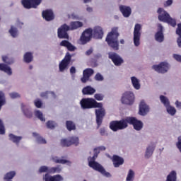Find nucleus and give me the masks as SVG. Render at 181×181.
I'll return each instance as SVG.
<instances>
[{
  "instance_id": "28",
  "label": "nucleus",
  "mask_w": 181,
  "mask_h": 181,
  "mask_svg": "<svg viewBox=\"0 0 181 181\" xmlns=\"http://www.w3.org/2000/svg\"><path fill=\"white\" fill-rule=\"evenodd\" d=\"M0 71H4L8 76H12V69L5 64H0Z\"/></svg>"
},
{
  "instance_id": "4",
  "label": "nucleus",
  "mask_w": 181,
  "mask_h": 181,
  "mask_svg": "<svg viewBox=\"0 0 181 181\" xmlns=\"http://www.w3.org/2000/svg\"><path fill=\"white\" fill-rule=\"evenodd\" d=\"M118 36H119V34H118V28H113L106 37L107 43L113 50H118L119 49Z\"/></svg>"
},
{
  "instance_id": "20",
  "label": "nucleus",
  "mask_w": 181,
  "mask_h": 181,
  "mask_svg": "<svg viewBox=\"0 0 181 181\" xmlns=\"http://www.w3.org/2000/svg\"><path fill=\"white\" fill-rule=\"evenodd\" d=\"M52 160L54 162V163H61L62 165H67L68 166H71V161L64 158H60L56 156L52 157Z\"/></svg>"
},
{
  "instance_id": "45",
  "label": "nucleus",
  "mask_w": 181,
  "mask_h": 181,
  "mask_svg": "<svg viewBox=\"0 0 181 181\" xmlns=\"http://www.w3.org/2000/svg\"><path fill=\"white\" fill-rule=\"evenodd\" d=\"M95 98L98 101H103V100H104V95L101 93H96L95 94Z\"/></svg>"
},
{
  "instance_id": "49",
  "label": "nucleus",
  "mask_w": 181,
  "mask_h": 181,
  "mask_svg": "<svg viewBox=\"0 0 181 181\" xmlns=\"http://www.w3.org/2000/svg\"><path fill=\"white\" fill-rule=\"evenodd\" d=\"M100 134L102 135V136H107L108 135V133L107 132V130L104 128H101L100 129Z\"/></svg>"
},
{
  "instance_id": "54",
  "label": "nucleus",
  "mask_w": 181,
  "mask_h": 181,
  "mask_svg": "<svg viewBox=\"0 0 181 181\" xmlns=\"http://www.w3.org/2000/svg\"><path fill=\"white\" fill-rule=\"evenodd\" d=\"M2 60L4 63H6V64H11V63L8 61V57L6 56H3Z\"/></svg>"
},
{
  "instance_id": "38",
  "label": "nucleus",
  "mask_w": 181,
  "mask_h": 181,
  "mask_svg": "<svg viewBox=\"0 0 181 181\" xmlns=\"http://www.w3.org/2000/svg\"><path fill=\"white\" fill-rule=\"evenodd\" d=\"M5 103H6L5 99V93L2 91H0V111L2 108V105H5Z\"/></svg>"
},
{
  "instance_id": "16",
  "label": "nucleus",
  "mask_w": 181,
  "mask_h": 181,
  "mask_svg": "<svg viewBox=\"0 0 181 181\" xmlns=\"http://www.w3.org/2000/svg\"><path fill=\"white\" fill-rule=\"evenodd\" d=\"M71 59V55L69 53H66L65 58L59 64L60 71H64L67 69V66L70 63V59Z\"/></svg>"
},
{
  "instance_id": "34",
  "label": "nucleus",
  "mask_w": 181,
  "mask_h": 181,
  "mask_svg": "<svg viewBox=\"0 0 181 181\" xmlns=\"http://www.w3.org/2000/svg\"><path fill=\"white\" fill-rule=\"evenodd\" d=\"M160 100L163 104L164 107H168L170 105V101L169 100V98L165 95H160Z\"/></svg>"
},
{
  "instance_id": "37",
  "label": "nucleus",
  "mask_w": 181,
  "mask_h": 181,
  "mask_svg": "<svg viewBox=\"0 0 181 181\" xmlns=\"http://www.w3.org/2000/svg\"><path fill=\"white\" fill-rule=\"evenodd\" d=\"M16 175V173L15 171H11L7 173L4 177V180H8V181H12L11 180V179H13Z\"/></svg>"
},
{
  "instance_id": "47",
  "label": "nucleus",
  "mask_w": 181,
  "mask_h": 181,
  "mask_svg": "<svg viewBox=\"0 0 181 181\" xmlns=\"http://www.w3.org/2000/svg\"><path fill=\"white\" fill-rule=\"evenodd\" d=\"M47 127L50 128V129H53V128H54V127H56V123L53 121H49L47 123Z\"/></svg>"
},
{
  "instance_id": "17",
  "label": "nucleus",
  "mask_w": 181,
  "mask_h": 181,
  "mask_svg": "<svg viewBox=\"0 0 181 181\" xmlns=\"http://www.w3.org/2000/svg\"><path fill=\"white\" fill-rule=\"evenodd\" d=\"M158 32L155 35V39L157 42H159V43H162L164 40V36H163V27L162 25L158 24Z\"/></svg>"
},
{
  "instance_id": "39",
  "label": "nucleus",
  "mask_w": 181,
  "mask_h": 181,
  "mask_svg": "<svg viewBox=\"0 0 181 181\" xmlns=\"http://www.w3.org/2000/svg\"><path fill=\"white\" fill-rule=\"evenodd\" d=\"M135 176V173L132 170H129L126 178V181H133Z\"/></svg>"
},
{
  "instance_id": "61",
  "label": "nucleus",
  "mask_w": 181,
  "mask_h": 181,
  "mask_svg": "<svg viewBox=\"0 0 181 181\" xmlns=\"http://www.w3.org/2000/svg\"><path fill=\"white\" fill-rule=\"evenodd\" d=\"M71 74H74L76 73V68L74 66H72L70 69Z\"/></svg>"
},
{
  "instance_id": "24",
  "label": "nucleus",
  "mask_w": 181,
  "mask_h": 181,
  "mask_svg": "<svg viewBox=\"0 0 181 181\" xmlns=\"http://www.w3.org/2000/svg\"><path fill=\"white\" fill-rule=\"evenodd\" d=\"M112 162L115 168H119L121 165H124V158L118 156H113Z\"/></svg>"
},
{
  "instance_id": "42",
  "label": "nucleus",
  "mask_w": 181,
  "mask_h": 181,
  "mask_svg": "<svg viewBox=\"0 0 181 181\" xmlns=\"http://www.w3.org/2000/svg\"><path fill=\"white\" fill-rule=\"evenodd\" d=\"M35 117L38 118L40 121H45V117H43V113L40 110H35L34 112Z\"/></svg>"
},
{
  "instance_id": "13",
  "label": "nucleus",
  "mask_w": 181,
  "mask_h": 181,
  "mask_svg": "<svg viewBox=\"0 0 181 181\" xmlns=\"http://www.w3.org/2000/svg\"><path fill=\"white\" fill-rule=\"evenodd\" d=\"M78 144H80V140L76 136H71L69 140L66 139L61 140V145L62 146H70L71 145H76L77 146Z\"/></svg>"
},
{
  "instance_id": "57",
  "label": "nucleus",
  "mask_w": 181,
  "mask_h": 181,
  "mask_svg": "<svg viewBox=\"0 0 181 181\" xmlns=\"http://www.w3.org/2000/svg\"><path fill=\"white\" fill-rule=\"evenodd\" d=\"M105 149H106L105 146H103L95 148V151L99 150V152H101V151H105Z\"/></svg>"
},
{
  "instance_id": "8",
  "label": "nucleus",
  "mask_w": 181,
  "mask_h": 181,
  "mask_svg": "<svg viewBox=\"0 0 181 181\" xmlns=\"http://www.w3.org/2000/svg\"><path fill=\"white\" fill-rule=\"evenodd\" d=\"M141 30H142V25L141 24H136L134 25V30L133 33V42L136 47H138L141 45Z\"/></svg>"
},
{
  "instance_id": "32",
  "label": "nucleus",
  "mask_w": 181,
  "mask_h": 181,
  "mask_svg": "<svg viewBox=\"0 0 181 181\" xmlns=\"http://www.w3.org/2000/svg\"><path fill=\"white\" fill-rule=\"evenodd\" d=\"M177 174L176 173V171L173 170L167 176L165 181H176L177 179Z\"/></svg>"
},
{
  "instance_id": "62",
  "label": "nucleus",
  "mask_w": 181,
  "mask_h": 181,
  "mask_svg": "<svg viewBox=\"0 0 181 181\" xmlns=\"http://www.w3.org/2000/svg\"><path fill=\"white\" fill-rule=\"evenodd\" d=\"M86 11H87V12H88L89 13H91V12H93V8H92V7H90V6H88V7L86 8Z\"/></svg>"
},
{
  "instance_id": "50",
  "label": "nucleus",
  "mask_w": 181,
  "mask_h": 181,
  "mask_svg": "<svg viewBox=\"0 0 181 181\" xmlns=\"http://www.w3.org/2000/svg\"><path fill=\"white\" fill-rule=\"evenodd\" d=\"M95 78L97 80V81H103V80H104V78L100 74H97L95 76Z\"/></svg>"
},
{
  "instance_id": "56",
  "label": "nucleus",
  "mask_w": 181,
  "mask_h": 181,
  "mask_svg": "<svg viewBox=\"0 0 181 181\" xmlns=\"http://www.w3.org/2000/svg\"><path fill=\"white\" fill-rule=\"evenodd\" d=\"M175 104V107L177 108H180V110H181V102L180 101L176 100Z\"/></svg>"
},
{
  "instance_id": "33",
  "label": "nucleus",
  "mask_w": 181,
  "mask_h": 181,
  "mask_svg": "<svg viewBox=\"0 0 181 181\" xmlns=\"http://www.w3.org/2000/svg\"><path fill=\"white\" fill-rule=\"evenodd\" d=\"M54 19V13H53V10L47 9L46 10V21H50Z\"/></svg>"
},
{
  "instance_id": "19",
  "label": "nucleus",
  "mask_w": 181,
  "mask_h": 181,
  "mask_svg": "<svg viewBox=\"0 0 181 181\" xmlns=\"http://www.w3.org/2000/svg\"><path fill=\"white\" fill-rule=\"evenodd\" d=\"M94 74V71L92 69H86L83 71V76L81 78L82 83H86L88 81L90 77Z\"/></svg>"
},
{
  "instance_id": "40",
  "label": "nucleus",
  "mask_w": 181,
  "mask_h": 181,
  "mask_svg": "<svg viewBox=\"0 0 181 181\" xmlns=\"http://www.w3.org/2000/svg\"><path fill=\"white\" fill-rule=\"evenodd\" d=\"M9 33L12 37H16V36H18V28L11 26V29L9 30Z\"/></svg>"
},
{
  "instance_id": "43",
  "label": "nucleus",
  "mask_w": 181,
  "mask_h": 181,
  "mask_svg": "<svg viewBox=\"0 0 181 181\" xmlns=\"http://www.w3.org/2000/svg\"><path fill=\"white\" fill-rule=\"evenodd\" d=\"M22 110L26 118H32V117H33V114L31 112L30 110H29V109H23V107H22Z\"/></svg>"
},
{
  "instance_id": "63",
  "label": "nucleus",
  "mask_w": 181,
  "mask_h": 181,
  "mask_svg": "<svg viewBox=\"0 0 181 181\" xmlns=\"http://www.w3.org/2000/svg\"><path fill=\"white\" fill-rule=\"evenodd\" d=\"M91 53H93V49H89V50H88L87 52H86V54L88 55V56H90V54H91Z\"/></svg>"
},
{
  "instance_id": "12",
  "label": "nucleus",
  "mask_w": 181,
  "mask_h": 181,
  "mask_svg": "<svg viewBox=\"0 0 181 181\" xmlns=\"http://www.w3.org/2000/svg\"><path fill=\"white\" fill-rule=\"evenodd\" d=\"M93 36V29L88 28L86 29L81 35L79 42L81 45H86L88 42L91 40V37Z\"/></svg>"
},
{
  "instance_id": "14",
  "label": "nucleus",
  "mask_w": 181,
  "mask_h": 181,
  "mask_svg": "<svg viewBox=\"0 0 181 181\" xmlns=\"http://www.w3.org/2000/svg\"><path fill=\"white\" fill-rule=\"evenodd\" d=\"M149 111H151V108L149 107V105L146 104V102L145 100H141L139 104V115H141L142 117H145Z\"/></svg>"
},
{
  "instance_id": "3",
  "label": "nucleus",
  "mask_w": 181,
  "mask_h": 181,
  "mask_svg": "<svg viewBox=\"0 0 181 181\" xmlns=\"http://www.w3.org/2000/svg\"><path fill=\"white\" fill-rule=\"evenodd\" d=\"M98 153H100V150H95V148H94V156L88 158L90 168H92V169H94V170L100 172L102 175H103V176H105L106 177H111V174L105 171V169H104V168L102 167L100 163L95 162V158L98 156Z\"/></svg>"
},
{
  "instance_id": "2",
  "label": "nucleus",
  "mask_w": 181,
  "mask_h": 181,
  "mask_svg": "<svg viewBox=\"0 0 181 181\" xmlns=\"http://www.w3.org/2000/svg\"><path fill=\"white\" fill-rule=\"evenodd\" d=\"M82 26L83 23L80 21L71 22L70 26L67 25V24H64L58 29V37L59 39H69V35L67 34L69 30H74Z\"/></svg>"
},
{
  "instance_id": "22",
  "label": "nucleus",
  "mask_w": 181,
  "mask_h": 181,
  "mask_svg": "<svg viewBox=\"0 0 181 181\" xmlns=\"http://www.w3.org/2000/svg\"><path fill=\"white\" fill-rule=\"evenodd\" d=\"M155 148H156V146L154 144H151L147 146L146 149L145 155H144L146 159H149V158H151V156L153 155Z\"/></svg>"
},
{
  "instance_id": "44",
  "label": "nucleus",
  "mask_w": 181,
  "mask_h": 181,
  "mask_svg": "<svg viewBox=\"0 0 181 181\" xmlns=\"http://www.w3.org/2000/svg\"><path fill=\"white\" fill-rule=\"evenodd\" d=\"M5 134V126H4V122L0 119V134L4 135Z\"/></svg>"
},
{
  "instance_id": "15",
  "label": "nucleus",
  "mask_w": 181,
  "mask_h": 181,
  "mask_svg": "<svg viewBox=\"0 0 181 181\" xmlns=\"http://www.w3.org/2000/svg\"><path fill=\"white\" fill-rule=\"evenodd\" d=\"M109 59H112V62H113L115 66H121L122 63H124V59L118 55V54L115 52H109Z\"/></svg>"
},
{
  "instance_id": "35",
  "label": "nucleus",
  "mask_w": 181,
  "mask_h": 181,
  "mask_svg": "<svg viewBox=\"0 0 181 181\" xmlns=\"http://www.w3.org/2000/svg\"><path fill=\"white\" fill-rule=\"evenodd\" d=\"M33 136L36 138L37 144H46V139H43V137L40 136V135L36 132L33 133Z\"/></svg>"
},
{
  "instance_id": "53",
  "label": "nucleus",
  "mask_w": 181,
  "mask_h": 181,
  "mask_svg": "<svg viewBox=\"0 0 181 181\" xmlns=\"http://www.w3.org/2000/svg\"><path fill=\"white\" fill-rule=\"evenodd\" d=\"M176 33H177V35H178V36H181V23L177 25Z\"/></svg>"
},
{
  "instance_id": "18",
  "label": "nucleus",
  "mask_w": 181,
  "mask_h": 181,
  "mask_svg": "<svg viewBox=\"0 0 181 181\" xmlns=\"http://www.w3.org/2000/svg\"><path fill=\"white\" fill-rule=\"evenodd\" d=\"M92 35L95 39H103V36H104V32L103 31V28L100 26H96L92 30Z\"/></svg>"
},
{
  "instance_id": "46",
  "label": "nucleus",
  "mask_w": 181,
  "mask_h": 181,
  "mask_svg": "<svg viewBox=\"0 0 181 181\" xmlns=\"http://www.w3.org/2000/svg\"><path fill=\"white\" fill-rule=\"evenodd\" d=\"M9 95H10L11 98H13V99L21 98V95L16 92L11 93H9Z\"/></svg>"
},
{
  "instance_id": "11",
  "label": "nucleus",
  "mask_w": 181,
  "mask_h": 181,
  "mask_svg": "<svg viewBox=\"0 0 181 181\" xmlns=\"http://www.w3.org/2000/svg\"><path fill=\"white\" fill-rule=\"evenodd\" d=\"M153 69L155 71H157V73L164 74V73H168L169 69H170V65L168 62H161L158 65H153Z\"/></svg>"
},
{
  "instance_id": "7",
  "label": "nucleus",
  "mask_w": 181,
  "mask_h": 181,
  "mask_svg": "<svg viewBox=\"0 0 181 181\" xmlns=\"http://www.w3.org/2000/svg\"><path fill=\"white\" fill-rule=\"evenodd\" d=\"M121 101L122 104H125L126 105H132L135 101L134 92L131 90L124 92L122 95Z\"/></svg>"
},
{
  "instance_id": "48",
  "label": "nucleus",
  "mask_w": 181,
  "mask_h": 181,
  "mask_svg": "<svg viewBox=\"0 0 181 181\" xmlns=\"http://www.w3.org/2000/svg\"><path fill=\"white\" fill-rule=\"evenodd\" d=\"M34 104L37 108H41L42 105V101L40 100H35Z\"/></svg>"
},
{
  "instance_id": "58",
  "label": "nucleus",
  "mask_w": 181,
  "mask_h": 181,
  "mask_svg": "<svg viewBox=\"0 0 181 181\" xmlns=\"http://www.w3.org/2000/svg\"><path fill=\"white\" fill-rule=\"evenodd\" d=\"M43 172H46V166L45 165L40 167L39 169L40 173H43Z\"/></svg>"
},
{
  "instance_id": "27",
  "label": "nucleus",
  "mask_w": 181,
  "mask_h": 181,
  "mask_svg": "<svg viewBox=\"0 0 181 181\" xmlns=\"http://www.w3.org/2000/svg\"><path fill=\"white\" fill-rule=\"evenodd\" d=\"M82 93L84 95H93L95 93V90L91 86H86L83 88Z\"/></svg>"
},
{
  "instance_id": "55",
  "label": "nucleus",
  "mask_w": 181,
  "mask_h": 181,
  "mask_svg": "<svg viewBox=\"0 0 181 181\" xmlns=\"http://www.w3.org/2000/svg\"><path fill=\"white\" fill-rule=\"evenodd\" d=\"M172 4H173V0H167L165 4V6H170Z\"/></svg>"
},
{
  "instance_id": "41",
  "label": "nucleus",
  "mask_w": 181,
  "mask_h": 181,
  "mask_svg": "<svg viewBox=\"0 0 181 181\" xmlns=\"http://www.w3.org/2000/svg\"><path fill=\"white\" fill-rule=\"evenodd\" d=\"M66 128L68 131H73L74 129H76V124H74V122L71 121H67Z\"/></svg>"
},
{
  "instance_id": "64",
  "label": "nucleus",
  "mask_w": 181,
  "mask_h": 181,
  "mask_svg": "<svg viewBox=\"0 0 181 181\" xmlns=\"http://www.w3.org/2000/svg\"><path fill=\"white\" fill-rule=\"evenodd\" d=\"M42 18L44 19H46V10L42 11Z\"/></svg>"
},
{
  "instance_id": "21",
  "label": "nucleus",
  "mask_w": 181,
  "mask_h": 181,
  "mask_svg": "<svg viewBox=\"0 0 181 181\" xmlns=\"http://www.w3.org/2000/svg\"><path fill=\"white\" fill-rule=\"evenodd\" d=\"M119 11L124 18H129L131 16V7L127 6H119Z\"/></svg>"
},
{
  "instance_id": "59",
  "label": "nucleus",
  "mask_w": 181,
  "mask_h": 181,
  "mask_svg": "<svg viewBox=\"0 0 181 181\" xmlns=\"http://www.w3.org/2000/svg\"><path fill=\"white\" fill-rule=\"evenodd\" d=\"M69 18H71V19H78V16L76 13H72L69 16Z\"/></svg>"
},
{
  "instance_id": "51",
  "label": "nucleus",
  "mask_w": 181,
  "mask_h": 181,
  "mask_svg": "<svg viewBox=\"0 0 181 181\" xmlns=\"http://www.w3.org/2000/svg\"><path fill=\"white\" fill-rule=\"evenodd\" d=\"M173 58H174L177 62H180L181 63V55L174 54H173Z\"/></svg>"
},
{
  "instance_id": "36",
  "label": "nucleus",
  "mask_w": 181,
  "mask_h": 181,
  "mask_svg": "<svg viewBox=\"0 0 181 181\" xmlns=\"http://www.w3.org/2000/svg\"><path fill=\"white\" fill-rule=\"evenodd\" d=\"M166 111L169 115H171V117H173L176 115V108L172 105H168L165 107Z\"/></svg>"
},
{
  "instance_id": "6",
  "label": "nucleus",
  "mask_w": 181,
  "mask_h": 181,
  "mask_svg": "<svg viewBox=\"0 0 181 181\" xmlns=\"http://www.w3.org/2000/svg\"><path fill=\"white\" fill-rule=\"evenodd\" d=\"M80 104L83 110H90V108H95V107L101 105V103H98L93 98H83L80 101Z\"/></svg>"
},
{
  "instance_id": "30",
  "label": "nucleus",
  "mask_w": 181,
  "mask_h": 181,
  "mask_svg": "<svg viewBox=\"0 0 181 181\" xmlns=\"http://www.w3.org/2000/svg\"><path fill=\"white\" fill-rule=\"evenodd\" d=\"M25 63H32L33 62V54L32 52H25L23 56Z\"/></svg>"
},
{
  "instance_id": "29",
  "label": "nucleus",
  "mask_w": 181,
  "mask_h": 181,
  "mask_svg": "<svg viewBox=\"0 0 181 181\" xmlns=\"http://www.w3.org/2000/svg\"><path fill=\"white\" fill-rule=\"evenodd\" d=\"M64 178L60 175H56L54 176L47 175L46 177V181H63Z\"/></svg>"
},
{
  "instance_id": "23",
  "label": "nucleus",
  "mask_w": 181,
  "mask_h": 181,
  "mask_svg": "<svg viewBox=\"0 0 181 181\" xmlns=\"http://www.w3.org/2000/svg\"><path fill=\"white\" fill-rule=\"evenodd\" d=\"M130 80L134 90H141V80L139 78L136 76H132Z\"/></svg>"
},
{
  "instance_id": "9",
  "label": "nucleus",
  "mask_w": 181,
  "mask_h": 181,
  "mask_svg": "<svg viewBox=\"0 0 181 181\" xmlns=\"http://www.w3.org/2000/svg\"><path fill=\"white\" fill-rule=\"evenodd\" d=\"M95 115L96 122L98 127L103 124V118L105 117V109L103 107V103H100V105L95 106Z\"/></svg>"
},
{
  "instance_id": "26",
  "label": "nucleus",
  "mask_w": 181,
  "mask_h": 181,
  "mask_svg": "<svg viewBox=\"0 0 181 181\" xmlns=\"http://www.w3.org/2000/svg\"><path fill=\"white\" fill-rule=\"evenodd\" d=\"M62 172V167L58 165L57 167H52V168H46V173H60Z\"/></svg>"
},
{
  "instance_id": "1",
  "label": "nucleus",
  "mask_w": 181,
  "mask_h": 181,
  "mask_svg": "<svg viewBox=\"0 0 181 181\" xmlns=\"http://www.w3.org/2000/svg\"><path fill=\"white\" fill-rule=\"evenodd\" d=\"M128 124L130 125H133L134 129L136 131H141L142 128H144V123L136 119L135 117H126L120 121H112L110 124V128L114 132H117L119 129H125V128H128Z\"/></svg>"
},
{
  "instance_id": "10",
  "label": "nucleus",
  "mask_w": 181,
  "mask_h": 181,
  "mask_svg": "<svg viewBox=\"0 0 181 181\" xmlns=\"http://www.w3.org/2000/svg\"><path fill=\"white\" fill-rule=\"evenodd\" d=\"M42 4V0H22L21 4L25 9H32L37 8L39 4Z\"/></svg>"
},
{
  "instance_id": "60",
  "label": "nucleus",
  "mask_w": 181,
  "mask_h": 181,
  "mask_svg": "<svg viewBox=\"0 0 181 181\" xmlns=\"http://www.w3.org/2000/svg\"><path fill=\"white\" fill-rule=\"evenodd\" d=\"M177 45L180 47L181 49V36H180L177 40Z\"/></svg>"
},
{
  "instance_id": "25",
  "label": "nucleus",
  "mask_w": 181,
  "mask_h": 181,
  "mask_svg": "<svg viewBox=\"0 0 181 181\" xmlns=\"http://www.w3.org/2000/svg\"><path fill=\"white\" fill-rule=\"evenodd\" d=\"M60 46H64V47H66L70 52H74L76 50V47L71 45V43H70L67 40H63L60 43Z\"/></svg>"
},
{
  "instance_id": "5",
  "label": "nucleus",
  "mask_w": 181,
  "mask_h": 181,
  "mask_svg": "<svg viewBox=\"0 0 181 181\" xmlns=\"http://www.w3.org/2000/svg\"><path fill=\"white\" fill-rule=\"evenodd\" d=\"M157 12L158 13L159 21L168 23V25H170L173 28L176 26V20L172 18L169 13L163 10V8H159Z\"/></svg>"
},
{
  "instance_id": "31",
  "label": "nucleus",
  "mask_w": 181,
  "mask_h": 181,
  "mask_svg": "<svg viewBox=\"0 0 181 181\" xmlns=\"http://www.w3.org/2000/svg\"><path fill=\"white\" fill-rule=\"evenodd\" d=\"M9 139L10 141H12L14 144H16V145H19V142L22 141V136H15L13 134H9Z\"/></svg>"
},
{
  "instance_id": "52",
  "label": "nucleus",
  "mask_w": 181,
  "mask_h": 181,
  "mask_svg": "<svg viewBox=\"0 0 181 181\" xmlns=\"http://www.w3.org/2000/svg\"><path fill=\"white\" fill-rule=\"evenodd\" d=\"M47 97L50 98H56V95L53 92H47Z\"/></svg>"
}]
</instances>
